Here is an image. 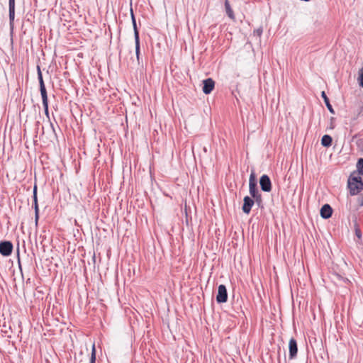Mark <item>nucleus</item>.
I'll list each match as a JSON object with an SVG mask.
<instances>
[{"label": "nucleus", "mask_w": 363, "mask_h": 363, "mask_svg": "<svg viewBox=\"0 0 363 363\" xmlns=\"http://www.w3.org/2000/svg\"><path fill=\"white\" fill-rule=\"evenodd\" d=\"M249 191L252 198L255 200L256 204L259 207L261 206L262 205V194L259 193L257 189L255 174L254 172H252L250 176Z\"/></svg>", "instance_id": "f257e3e1"}, {"label": "nucleus", "mask_w": 363, "mask_h": 363, "mask_svg": "<svg viewBox=\"0 0 363 363\" xmlns=\"http://www.w3.org/2000/svg\"><path fill=\"white\" fill-rule=\"evenodd\" d=\"M37 72H38V79L39 84H40V94H41V97H42V100H43V105L44 106L45 113H48L47 91H46V88H45V83L43 81L42 72L40 70V67L39 65L37 66Z\"/></svg>", "instance_id": "f03ea898"}, {"label": "nucleus", "mask_w": 363, "mask_h": 363, "mask_svg": "<svg viewBox=\"0 0 363 363\" xmlns=\"http://www.w3.org/2000/svg\"><path fill=\"white\" fill-rule=\"evenodd\" d=\"M218 303H225L228 301V292L225 285L220 284L218 289V294L216 296Z\"/></svg>", "instance_id": "7ed1b4c3"}, {"label": "nucleus", "mask_w": 363, "mask_h": 363, "mask_svg": "<svg viewBox=\"0 0 363 363\" xmlns=\"http://www.w3.org/2000/svg\"><path fill=\"white\" fill-rule=\"evenodd\" d=\"M259 184L263 191L270 192L272 191V182L267 174H264L260 177Z\"/></svg>", "instance_id": "20e7f679"}, {"label": "nucleus", "mask_w": 363, "mask_h": 363, "mask_svg": "<svg viewBox=\"0 0 363 363\" xmlns=\"http://www.w3.org/2000/svg\"><path fill=\"white\" fill-rule=\"evenodd\" d=\"M13 250V245L10 241H2L0 242V254L3 256H9Z\"/></svg>", "instance_id": "39448f33"}, {"label": "nucleus", "mask_w": 363, "mask_h": 363, "mask_svg": "<svg viewBox=\"0 0 363 363\" xmlns=\"http://www.w3.org/2000/svg\"><path fill=\"white\" fill-rule=\"evenodd\" d=\"M255 203H256L254 199L250 198L248 196H245L243 199V205L242 207V211L246 214H249L252 207Z\"/></svg>", "instance_id": "423d86ee"}, {"label": "nucleus", "mask_w": 363, "mask_h": 363, "mask_svg": "<svg viewBox=\"0 0 363 363\" xmlns=\"http://www.w3.org/2000/svg\"><path fill=\"white\" fill-rule=\"evenodd\" d=\"M203 92L206 94H210L214 89L215 82L211 78L203 80Z\"/></svg>", "instance_id": "0eeeda50"}, {"label": "nucleus", "mask_w": 363, "mask_h": 363, "mask_svg": "<svg viewBox=\"0 0 363 363\" xmlns=\"http://www.w3.org/2000/svg\"><path fill=\"white\" fill-rule=\"evenodd\" d=\"M289 358L291 359H294L298 352V346L296 340L294 338H291L289 342Z\"/></svg>", "instance_id": "6e6552de"}, {"label": "nucleus", "mask_w": 363, "mask_h": 363, "mask_svg": "<svg viewBox=\"0 0 363 363\" xmlns=\"http://www.w3.org/2000/svg\"><path fill=\"white\" fill-rule=\"evenodd\" d=\"M348 187L350 189V193L351 195H357L360 192V191L363 189V184L362 183H354L352 182H350L349 180L348 182Z\"/></svg>", "instance_id": "1a4fd4ad"}, {"label": "nucleus", "mask_w": 363, "mask_h": 363, "mask_svg": "<svg viewBox=\"0 0 363 363\" xmlns=\"http://www.w3.org/2000/svg\"><path fill=\"white\" fill-rule=\"evenodd\" d=\"M333 209L329 204H325L320 209V216L323 218L327 219L331 217Z\"/></svg>", "instance_id": "9d476101"}, {"label": "nucleus", "mask_w": 363, "mask_h": 363, "mask_svg": "<svg viewBox=\"0 0 363 363\" xmlns=\"http://www.w3.org/2000/svg\"><path fill=\"white\" fill-rule=\"evenodd\" d=\"M225 9L228 16L233 20L235 19V15L228 0H225Z\"/></svg>", "instance_id": "9b49d317"}, {"label": "nucleus", "mask_w": 363, "mask_h": 363, "mask_svg": "<svg viewBox=\"0 0 363 363\" xmlns=\"http://www.w3.org/2000/svg\"><path fill=\"white\" fill-rule=\"evenodd\" d=\"M332 138L328 135H325L322 137L321 144L324 147H330L332 144Z\"/></svg>", "instance_id": "f8f14e48"}, {"label": "nucleus", "mask_w": 363, "mask_h": 363, "mask_svg": "<svg viewBox=\"0 0 363 363\" xmlns=\"http://www.w3.org/2000/svg\"><path fill=\"white\" fill-rule=\"evenodd\" d=\"M322 97L324 99V101L325 103V105L328 108V109L329 110V111L331 113H334V110L333 108V106L332 105L330 104V101L328 99V98L327 97L325 91H322Z\"/></svg>", "instance_id": "ddd939ff"}, {"label": "nucleus", "mask_w": 363, "mask_h": 363, "mask_svg": "<svg viewBox=\"0 0 363 363\" xmlns=\"http://www.w3.org/2000/svg\"><path fill=\"white\" fill-rule=\"evenodd\" d=\"M33 202H34V208L35 213L38 212V199H37V186L35 185L33 188Z\"/></svg>", "instance_id": "4468645a"}, {"label": "nucleus", "mask_w": 363, "mask_h": 363, "mask_svg": "<svg viewBox=\"0 0 363 363\" xmlns=\"http://www.w3.org/2000/svg\"><path fill=\"white\" fill-rule=\"evenodd\" d=\"M135 55L138 62L140 63V40L135 41Z\"/></svg>", "instance_id": "2eb2a0df"}, {"label": "nucleus", "mask_w": 363, "mask_h": 363, "mask_svg": "<svg viewBox=\"0 0 363 363\" xmlns=\"http://www.w3.org/2000/svg\"><path fill=\"white\" fill-rule=\"evenodd\" d=\"M357 168L359 174H363V158L358 160L357 163Z\"/></svg>", "instance_id": "dca6fc26"}, {"label": "nucleus", "mask_w": 363, "mask_h": 363, "mask_svg": "<svg viewBox=\"0 0 363 363\" xmlns=\"http://www.w3.org/2000/svg\"><path fill=\"white\" fill-rule=\"evenodd\" d=\"M358 82L359 86L363 88V67L359 71Z\"/></svg>", "instance_id": "f3484780"}, {"label": "nucleus", "mask_w": 363, "mask_h": 363, "mask_svg": "<svg viewBox=\"0 0 363 363\" xmlns=\"http://www.w3.org/2000/svg\"><path fill=\"white\" fill-rule=\"evenodd\" d=\"M89 363H96V349L94 345L91 350V358Z\"/></svg>", "instance_id": "a211bd4d"}, {"label": "nucleus", "mask_w": 363, "mask_h": 363, "mask_svg": "<svg viewBox=\"0 0 363 363\" xmlns=\"http://www.w3.org/2000/svg\"><path fill=\"white\" fill-rule=\"evenodd\" d=\"M10 24H12L15 17V9H9Z\"/></svg>", "instance_id": "6ab92c4d"}, {"label": "nucleus", "mask_w": 363, "mask_h": 363, "mask_svg": "<svg viewBox=\"0 0 363 363\" xmlns=\"http://www.w3.org/2000/svg\"><path fill=\"white\" fill-rule=\"evenodd\" d=\"M133 30H134L135 41L140 40L139 31L138 30L137 24L133 25Z\"/></svg>", "instance_id": "aec40b11"}, {"label": "nucleus", "mask_w": 363, "mask_h": 363, "mask_svg": "<svg viewBox=\"0 0 363 363\" xmlns=\"http://www.w3.org/2000/svg\"><path fill=\"white\" fill-rule=\"evenodd\" d=\"M335 118L331 117L329 128L331 130H333L335 128Z\"/></svg>", "instance_id": "412c9836"}, {"label": "nucleus", "mask_w": 363, "mask_h": 363, "mask_svg": "<svg viewBox=\"0 0 363 363\" xmlns=\"http://www.w3.org/2000/svg\"><path fill=\"white\" fill-rule=\"evenodd\" d=\"M262 32H263V30L262 28H259L254 30V33L257 35L258 36H261V35L262 34Z\"/></svg>", "instance_id": "4be33fe9"}, {"label": "nucleus", "mask_w": 363, "mask_h": 363, "mask_svg": "<svg viewBox=\"0 0 363 363\" xmlns=\"http://www.w3.org/2000/svg\"><path fill=\"white\" fill-rule=\"evenodd\" d=\"M9 9H15V0H9Z\"/></svg>", "instance_id": "5701e85b"}, {"label": "nucleus", "mask_w": 363, "mask_h": 363, "mask_svg": "<svg viewBox=\"0 0 363 363\" xmlns=\"http://www.w3.org/2000/svg\"><path fill=\"white\" fill-rule=\"evenodd\" d=\"M352 182H354V183H362V180H361V177H353L352 178Z\"/></svg>", "instance_id": "b1692460"}, {"label": "nucleus", "mask_w": 363, "mask_h": 363, "mask_svg": "<svg viewBox=\"0 0 363 363\" xmlns=\"http://www.w3.org/2000/svg\"><path fill=\"white\" fill-rule=\"evenodd\" d=\"M130 11H131V20H132V23H133V25L136 24V21H135V18L133 11L131 10Z\"/></svg>", "instance_id": "393cba45"}, {"label": "nucleus", "mask_w": 363, "mask_h": 363, "mask_svg": "<svg viewBox=\"0 0 363 363\" xmlns=\"http://www.w3.org/2000/svg\"><path fill=\"white\" fill-rule=\"evenodd\" d=\"M38 218H39V213L36 212V213H35V220L36 223H38Z\"/></svg>", "instance_id": "a878e982"}, {"label": "nucleus", "mask_w": 363, "mask_h": 363, "mask_svg": "<svg viewBox=\"0 0 363 363\" xmlns=\"http://www.w3.org/2000/svg\"><path fill=\"white\" fill-rule=\"evenodd\" d=\"M356 235L358 238H361V231L359 229L356 230Z\"/></svg>", "instance_id": "bb28decb"}, {"label": "nucleus", "mask_w": 363, "mask_h": 363, "mask_svg": "<svg viewBox=\"0 0 363 363\" xmlns=\"http://www.w3.org/2000/svg\"><path fill=\"white\" fill-rule=\"evenodd\" d=\"M46 116L48 117V120L50 121V115L47 114Z\"/></svg>", "instance_id": "cd10ccee"}, {"label": "nucleus", "mask_w": 363, "mask_h": 363, "mask_svg": "<svg viewBox=\"0 0 363 363\" xmlns=\"http://www.w3.org/2000/svg\"><path fill=\"white\" fill-rule=\"evenodd\" d=\"M52 116L53 117L54 120L55 121L56 119L55 118V115L54 114H52Z\"/></svg>", "instance_id": "c85d7f7f"}]
</instances>
